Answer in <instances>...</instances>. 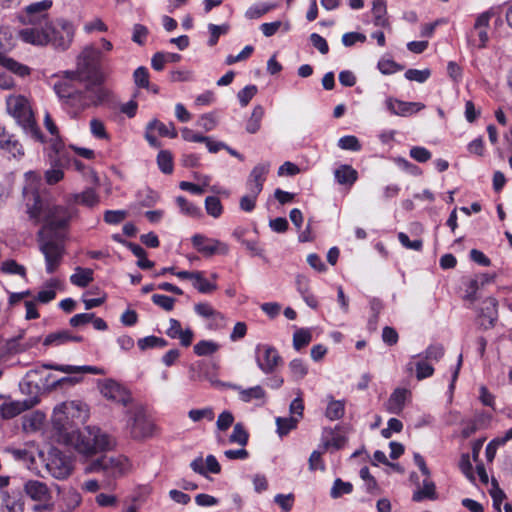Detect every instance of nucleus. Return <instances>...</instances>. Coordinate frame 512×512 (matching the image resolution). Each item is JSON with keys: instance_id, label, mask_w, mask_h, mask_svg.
I'll return each instance as SVG.
<instances>
[{"instance_id": "obj_25", "label": "nucleus", "mask_w": 512, "mask_h": 512, "mask_svg": "<svg viewBox=\"0 0 512 512\" xmlns=\"http://www.w3.org/2000/svg\"><path fill=\"white\" fill-rule=\"evenodd\" d=\"M411 392L406 388H396L387 400L385 407L391 414H400L406 401L410 398Z\"/></svg>"}, {"instance_id": "obj_8", "label": "nucleus", "mask_w": 512, "mask_h": 512, "mask_svg": "<svg viewBox=\"0 0 512 512\" xmlns=\"http://www.w3.org/2000/svg\"><path fill=\"white\" fill-rule=\"evenodd\" d=\"M126 428L133 439L152 437L156 432V425L147 416L142 405H132L128 408Z\"/></svg>"}, {"instance_id": "obj_26", "label": "nucleus", "mask_w": 512, "mask_h": 512, "mask_svg": "<svg viewBox=\"0 0 512 512\" xmlns=\"http://www.w3.org/2000/svg\"><path fill=\"white\" fill-rule=\"evenodd\" d=\"M269 169V163H261L256 165L252 169L247 181L248 190H254V192L261 193Z\"/></svg>"}, {"instance_id": "obj_9", "label": "nucleus", "mask_w": 512, "mask_h": 512, "mask_svg": "<svg viewBox=\"0 0 512 512\" xmlns=\"http://www.w3.org/2000/svg\"><path fill=\"white\" fill-rule=\"evenodd\" d=\"M52 0H42L28 5L20 13V21L26 27L21 31L38 32L51 22L48 18V11L52 7Z\"/></svg>"}, {"instance_id": "obj_29", "label": "nucleus", "mask_w": 512, "mask_h": 512, "mask_svg": "<svg viewBox=\"0 0 512 512\" xmlns=\"http://www.w3.org/2000/svg\"><path fill=\"white\" fill-rule=\"evenodd\" d=\"M30 407L31 403L28 400L4 402L0 406V417L4 419L14 418L20 413L28 410Z\"/></svg>"}, {"instance_id": "obj_51", "label": "nucleus", "mask_w": 512, "mask_h": 512, "mask_svg": "<svg viewBox=\"0 0 512 512\" xmlns=\"http://www.w3.org/2000/svg\"><path fill=\"white\" fill-rule=\"evenodd\" d=\"M1 271L5 274L19 275L26 278V268L15 260H6L1 264Z\"/></svg>"}, {"instance_id": "obj_56", "label": "nucleus", "mask_w": 512, "mask_h": 512, "mask_svg": "<svg viewBox=\"0 0 512 512\" xmlns=\"http://www.w3.org/2000/svg\"><path fill=\"white\" fill-rule=\"evenodd\" d=\"M208 30L210 33L208 45L212 47L217 44L219 37L221 35H224L228 32L229 25H227V24H222V25L209 24Z\"/></svg>"}, {"instance_id": "obj_33", "label": "nucleus", "mask_w": 512, "mask_h": 512, "mask_svg": "<svg viewBox=\"0 0 512 512\" xmlns=\"http://www.w3.org/2000/svg\"><path fill=\"white\" fill-rule=\"evenodd\" d=\"M181 60V55L170 52H157L152 56L151 66L156 71L164 69L167 63H176Z\"/></svg>"}, {"instance_id": "obj_44", "label": "nucleus", "mask_w": 512, "mask_h": 512, "mask_svg": "<svg viewBox=\"0 0 512 512\" xmlns=\"http://www.w3.org/2000/svg\"><path fill=\"white\" fill-rule=\"evenodd\" d=\"M345 413V403L342 400H334L331 399L327 405L325 415L331 420H339L344 416Z\"/></svg>"}, {"instance_id": "obj_42", "label": "nucleus", "mask_w": 512, "mask_h": 512, "mask_svg": "<svg viewBox=\"0 0 512 512\" xmlns=\"http://www.w3.org/2000/svg\"><path fill=\"white\" fill-rule=\"evenodd\" d=\"M312 341V329L296 328L293 334V347L296 351H300Z\"/></svg>"}, {"instance_id": "obj_7", "label": "nucleus", "mask_w": 512, "mask_h": 512, "mask_svg": "<svg viewBox=\"0 0 512 512\" xmlns=\"http://www.w3.org/2000/svg\"><path fill=\"white\" fill-rule=\"evenodd\" d=\"M41 177L34 171L25 173V184L23 186V196L26 202V213L29 219L35 224L40 223L43 201L39 195Z\"/></svg>"}, {"instance_id": "obj_4", "label": "nucleus", "mask_w": 512, "mask_h": 512, "mask_svg": "<svg viewBox=\"0 0 512 512\" xmlns=\"http://www.w3.org/2000/svg\"><path fill=\"white\" fill-rule=\"evenodd\" d=\"M78 216V209L71 201L67 200L65 205L44 206L41 211L40 222L44 221L41 230H47L48 233H61L69 227L71 221Z\"/></svg>"}, {"instance_id": "obj_16", "label": "nucleus", "mask_w": 512, "mask_h": 512, "mask_svg": "<svg viewBox=\"0 0 512 512\" xmlns=\"http://www.w3.org/2000/svg\"><path fill=\"white\" fill-rule=\"evenodd\" d=\"M491 14L484 12L480 14L475 21L471 31L467 35V43L470 49H482L486 47L489 40L488 27Z\"/></svg>"}, {"instance_id": "obj_47", "label": "nucleus", "mask_w": 512, "mask_h": 512, "mask_svg": "<svg viewBox=\"0 0 512 512\" xmlns=\"http://www.w3.org/2000/svg\"><path fill=\"white\" fill-rule=\"evenodd\" d=\"M220 345L212 340H201L194 345V353L197 356H209L216 353Z\"/></svg>"}, {"instance_id": "obj_61", "label": "nucleus", "mask_w": 512, "mask_h": 512, "mask_svg": "<svg viewBox=\"0 0 512 512\" xmlns=\"http://www.w3.org/2000/svg\"><path fill=\"white\" fill-rule=\"evenodd\" d=\"M257 93V87L255 85H247L243 89H241L238 94V100L242 107L248 105V103L252 100V98Z\"/></svg>"}, {"instance_id": "obj_3", "label": "nucleus", "mask_w": 512, "mask_h": 512, "mask_svg": "<svg viewBox=\"0 0 512 512\" xmlns=\"http://www.w3.org/2000/svg\"><path fill=\"white\" fill-rule=\"evenodd\" d=\"M6 109L23 131L33 139L42 142L43 136L36 124L34 114L27 98L22 95H10L6 99Z\"/></svg>"}, {"instance_id": "obj_28", "label": "nucleus", "mask_w": 512, "mask_h": 512, "mask_svg": "<svg viewBox=\"0 0 512 512\" xmlns=\"http://www.w3.org/2000/svg\"><path fill=\"white\" fill-rule=\"evenodd\" d=\"M371 14L374 26L381 28H390V22L387 16V5L385 0H374L371 9Z\"/></svg>"}, {"instance_id": "obj_32", "label": "nucleus", "mask_w": 512, "mask_h": 512, "mask_svg": "<svg viewBox=\"0 0 512 512\" xmlns=\"http://www.w3.org/2000/svg\"><path fill=\"white\" fill-rule=\"evenodd\" d=\"M82 340L81 336H73L68 330H61L47 335L43 344L46 346H60L69 341L81 342Z\"/></svg>"}, {"instance_id": "obj_39", "label": "nucleus", "mask_w": 512, "mask_h": 512, "mask_svg": "<svg viewBox=\"0 0 512 512\" xmlns=\"http://www.w3.org/2000/svg\"><path fill=\"white\" fill-rule=\"evenodd\" d=\"M288 371L294 381H300L308 374L309 368L304 360L296 358L289 362Z\"/></svg>"}, {"instance_id": "obj_19", "label": "nucleus", "mask_w": 512, "mask_h": 512, "mask_svg": "<svg viewBox=\"0 0 512 512\" xmlns=\"http://www.w3.org/2000/svg\"><path fill=\"white\" fill-rule=\"evenodd\" d=\"M221 385L237 391L239 400L244 403H253L255 406H263L266 403V391L260 385L248 388L233 383H221Z\"/></svg>"}, {"instance_id": "obj_36", "label": "nucleus", "mask_w": 512, "mask_h": 512, "mask_svg": "<svg viewBox=\"0 0 512 512\" xmlns=\"http://www.w3.org/2000/svg\"><path fill=\"white\" fill-rule=\"evenodd\" d=\"M68 200L73 205L79 203L87 207H93L99 203V196L93 189H87L82 193L72 195Z\"/></svg>"}, {"instance_id": "obj_63", "label": "nucleus", "mask_w": 512, "mask_h": 512, "mask_svg": "<svg viewBox=\"0 0 512 512\" xmlns=\"http://www.w3.org/2000/svg\"><path fill=\"white\" fill-rule=\"evenodd\" d=\"M234 422V416L230 411H223L216 421V427L219 432H225Z\"/></svg>"}, {"instance_id": "obj_53", "label": "nucleus", "mask_w": 512, "mask_h": 512, "mask_svg": "<svg viewBox=\"0 0 512 512\" xmlns=\"http://www.w3.org/2000/svg\"><path fill=\"white\" fill-rule=\"evenodd\" d=\"M157 164L159 169L165 173L170 174L173 171V159L172 155L167 150H162L158 153Z\"/></svg>"}, {"instance_id": "obj_57", "label": "nucleus", "mask_w": 512, "mask_h": 512, "mask_svg": "<svg viewBox=\"0 0 512 512\" xmlns=\"http://www.w3.org/2000/svg\"><path fill=\"white\" fill-rule=\"evenodd\" d=\"M195 313L203 319H207L210 316L219 317V311L216 310L211 304L207 302H200L194 305Z\"/></svg>"}, {"instance_id": "obj_30", "label": "nucleus", "mask_w": 512, "mask_h": 512, "mask_svg": "<svg viewBox=\"0 0 512 512\" xmlns=\"http://www.w3.org/2000/svg\"><path fill=\"white\" fill-rule=\"evenodd\" d=\"M62 288V281L58 278H51L43 285L42 289L38 292L36 300L40 303L46 304L56 297V291Z\"/></svg>"}, {"instance_id": "obj_52", "label": "nucleus", "mask_w": 512, "mask_h": 512, "mask_svg": "<svg viewBox=\"0 0 512 512\" xmlns=\"http://www.w3.org/2000/svg\"><path fill=\"white\" fill-rule=\"evenodd\" d=\"M353 486L350 482H344L341 479H336L330 491V496L334 499L340 498L343 495L350 494Z\"/></svg>"}, {"instance_id": "obj_11", "label": "nucleus", "mask_w": 512, "mask_h": 512, "mask_svg": "<svg viewBox=\"0 0 512 512\" xmlns=\"http://www.w3.org/2000/svg\"><path fill=\"white\" fill-rule=\"evenodd\" d=\"M130 468L128 458L123 455L102 456L85 468L86 473H100L108 477H120Z\"/></svg>"}, {"instance_id": "obj_60", "label": "nucleus", "mask_w": 512, "mask_h": 512, "mask_svg": "<svg viewBox=\"0 0 512 512\" xmlns=\"http://www.w3.org/2000/svg\"><path fill=\"white\" fill-rule=\"evenodd\" d=\"M431 75V71L429 69H408L405 72V78L409 81H415L418 83H424L428 80Z\"/></svg>"}, {"instance_id": "obj_6", "label": "nucleus", "mask_w": 512, "mask_h": 512, "mask_svg": "<svg viewBox=\"0 0 512 512\" xmlns=\"http://www.w3.org/2000/svg\"><path fill=\"white\" fill-rule=\"evenodd\" d=\"M39 249L44 255L46 271L53 273L62 261L64 255V234L48 233L47 230H40Z\"/></svg>"}, {"instance_id": "obj_54", "label": "nucleus", "mask_w": 512, "mask_h": 512, "mask_svg": "<svg viewBox=\"0 0 512 512\" xmlns=\"http://www.w3.org/2000/svg\"><path fill=\"white\" fill-rule=\"evenodd\" d=\"M205 209L207 213L214 218L220 217L223 212L221 201L215 196H208L205 199Z\"/></svg>"}, {"instance_id": "obj_38", "label": "nucleus", "mask_w": 512, "mask_h": 512, "mask_svg": "<svg viewBox=\"0 0 512 512\" xmlns=\"http://www.w3.org/2000/svg\"><path fill=\"white\" fill-rule=\"evenodd\" d=\"M58 161H61V158H67V162L70 161V158L74 156H79L85 159H93L94 151L88 148H80L75 146H70L68 149H64L63 151H57Z\"/></svg>"}, {"instance_id": "obj_35", "label": "nucleus", "mask_w": 512, "mask_h": 512, "mask_svg": "<svg viewBox=\"0 0 512 512\" xmlns=\"http://www.w3.org/2000/svg\"><path fill=\"white\" fill-rule=\"evenodd\" d=\"M346 443L344 435L332 430L324 431L322 436L323 451L329 448L341 449Z\"/></svg>"}, {"instance_id": "obj_21", "label": "nucleus", "mask_w": 512, "mask_h": 512, "mask_svg": "<svg viewBox=\"0 0 512 512\" xmlns=\"http://www.w3.org/2000/svg\"><path fill=\"white\" fill-rule=\"evenodd\" d=\"M43 369H51L60 371L62 373L66 374H75V373H90L94 375H100L103 374V369L98 368L96 366H89V365H83V366H75V365H59V364H43L40 367H36L34 369H30L26 376L28 378H32L33 374L40 373Z\"/></svg>"}, {"instance_id": "obj_55", "label": "nucleus", "mask_w": 512, "mask_h": 512, "mask_svg": "<svg viewBox=\"0 0 512 512\" xmlns=\"http://www.w3.org/2000/svg\"><path fill=\"white\" fill-rule=\"evenodd\" d=\"M338 147L342 150L360 151L361 144L356 136L346 135L338 140Z\"/></svg>"}, {"instance_id": "obj_59", "label": "nucleus", "mask_w": 512, "mask_h": 512, "mask_svg": "<svg viewBox=\"0 0 512 512\" xmlns=\"http://www.w3.org/2000/svg\"><path fill=\"white\" fill-rule=\"evenodd\" d=\"M259 194V192H254V190H248V193L240 199V208L245 212L253 211Z\"/></svg>"}, {"instance_id": "obj_64", "label": "nucleus", "mask_w": 512, "mask_h": 512, "mask_svg": "<svg viewBox=\"0 0 512 512\" xmlns=\"http://www.w3.org/2000/svg\"><path fill=\"white\" fill-rule=\"evenodd\" d=\"M421 355L426 360L438 361L444 355V348L439 344L430 345Z\"/></svg>"}, {"instance_id": "obj_20", "label": "nucleus", "mask_w": 512, "mask_h": 512, "mask_svg": "<svg viewBox=\"0 0 512 512\" xmlns=\"http://www.w3.org/2000/svg\"><path fill=\"white\" fill-rule=\"evenodd\" d=\"M191 241L193 247L204 256H212L216 253L226 254L228 252L227 244L202 234H195Z\"/></svg>"}, {"instance_id": "obj_14", "label": "nucleus", "mask_w": 512, "mask_h": 512, "mask_svg": "<svg viewBox=\"0 0 512 512\" xmlns=\"http://www.w3.org/2000/svg\"><path fill=\"white\" fill-rule=\"evenodd\" d=\"M69 72L70 71L64 72L63 77L54 83V91L65 106L73 109L74 112H77L76 101L78 100V96H82V90L76 89L73 82L75 80H84L79 76L70 75Z\"/></svg>"}, {"instance_id": "obj_23", "label": "nucleus", "mask_w": 512, "mask_h": 512, "mask_svg": "<svg viewBox=\"0 0 512 512\" xmlns=\"http://www.w3.org/2000/svg\"><path fill=\"white\" fill-rule=\"evenodd\" d=\"M0 149L10 154L15 159H21L24 156V148L19 140L10 134L5 126L0 123Z\"/></svg>"}, {"instance_id": "obj_17", "label": "nucleus", "mask_w": 512, "mask_h": 512, "mask_svg": "<svg viewBox=\"0 0 512 512\" xmlns=\"http://www.w3.org/2000/svg\"><path fill=\"white\" fill-rule=\"evenodd\" d=\"M46 468L52 477L63 480L72 472V460L59 451L53 450L49 453Z\"/></svg>"}, {"instance_id": "obj_27", "label": "nucleus", "mask_w": 512, "mask_h": 512, "mask_svg": "<svg viewBox=\"0 0 512 512\" xmlns=\"http://www.w3.org/2000/svg\"><path fill=\"white\" fill-rule=\"evenodd\" d=\"M414 368L416 370V378L418 380L431 377L434 373L433 366L428 363V360L424 359L422 355L419 354L412 356L411 360L406 364V370L408 372H412Z\"/></svg>"}, {"instance_id": "obj_40", "label": "nucleus", "mask_w": 512, "mask_h": 512, "mask_svg": "<svg viewBox=\"0 0 512 512\" xmlns=\"http://www.w3.org/2000/svg\"><path fill=\"white\" fill-rule=\"evenodd\" d=\"M264 114H265V110H264L263 106L256 105L253 108L251 116L248 119L247 124H246V131L248 133L255 134L256 132L259 131V129L261 127V121L264 117Z\"/></svg>"}, {"instance_id": "obj_15", "label": "nucleus", "mask_w": 512, "mask_h": 512, "mask_svg": "<svg viewBox=\"0 0 512 512\" xmlns=\"http://www.w3.org/2000/svg\"><path fill=\"white\" fill-rule=\"evenodd\" d=\"M99 390L105 399L116 404L127 407L132 403V395L130 391L125 386L113 379H105L100 381Z\"/></svg>"}, {"instance_id": "obj_37", "label": "nucleus", "mask_w": 512, "mask_h": 512, "mask_svg": "<svg viewBox=\"0 0 512 512\" xmlns=\"http://www.w3.org/2000/svg\"><path fill=\"white\" fill-rule=\"evenodd\" d=\"M435 484L430 476L425 477L422 486L413 494L414 501H422L423 499H436Z\"/></svg>"}, {"instance_id": "obj_12", "label": "nucleus", "mask_w": 512, "mask_h": 512, "mask_svg": "<svg viewBox=\"0 0 512 512\" xmlns=\"http://www.w3.org/2000/svg\"><path fill=\"white\" fill-rule=\"evenodd\" d=\"M14 45L15 38L11 29L7 27L0 28V65L20 77L28 76L30 74L28 66L6 56L13 49Z\"/></svg>"}, {"instance_id": "obj_10", "label": "nucleus", "mask_w": 512, "mask_h": 512, "mask_svg": "<svg viewBox=\"0 0 512 512\" xmlns=\"http://www.w3.org/2000/svg\"><path fill=\"white\" fill-rule=\"evenodd\" d=\"M87 82L82 90V96L76 101V111L80 112L90 106H98L106 103L112 98V91L104 86L105 81L97 82L95 79H83Z\"/></svg>"}, {"instance_id": "obj_49", "label": "nucleus", "mask_w": 512, "mask_h": 512, "mask_svg": "<svg viewBox=\"0 0 512 512\" xmlns=\"http://www.w3.org/2000/svg\"><path fill=\"white\" fill-rule=\"evenodd\" d=\"M1 497L8 512H23L24 503L19 497L11 496L3 490H1Z\"/></svg>"}, {"instance_id": "obj_13", "label": "nucleus", "mask_w": 512, "mask_h": 512, "mask_svg": "<svg viewBox=\"0 0 512 512\" xmlns=\"http://www.w3.org/2000/svg\"><path fill=\"white\" fill-rule=\"evenodd\" d=\"M23 491L25 495L36 503L39 510L52 511L54 501L52 490L49 486L39 480H28L24 483Z\"/></svg>"}, {"instance_id": "obj_31", "label": "nucleus", "mask_w": 512, "mask_h": 512, "mask_svg": "<svg viewBox=\"0 0 512 512\" xmlns=\"http://www.w3.org/2000/svg\"><path fill=\"white\" fill-rule=\"evenodd\" d=\"M334 177L340 185L351 187L358 179V172L352 166L342 164L334 170Z\"/></svg>"}, {"instance_id": "obj_62", "label": "nucleus", "mask_w": 512, "mask_h": 512, "mask_svg": "<svg viewBox=\"0 0 512 512\" xmlns=\"http://www.w3.org/2000/svg\"><path fill=\"white\" fill-rule=\"evenodd\" d=\"M133 78L138 87L149 88V72L146 67H138L133 73Z\"/></svg>"}, {"instance_id": "obj_24", "label": "nucleus", "mask_w": 512, "mask_h": 512, "mask_svg": "<svg viewBox=\"0 0 512 512\" xmlns=\"http://www.w3.org/2000/svg\"><path fill=\"white\" fill-rule=\"evenodd\" d=\"M60 495L58 509L60 512H73L82 502L81 494L73 487L61 492L60 487L56 486Z\"/></svg>"}, {"instance_id": "obj_43", "label": "nucleus", "mask_w": 512, "mask_h": 512, "mask_svg": "<svg viewBox=\"0 0 512 512\" xmlns=\"http://www.w3.org/2000/svg\"><path fill=\"white\" fill-rule=\"evenodd\" d=\"M148 125L149 129H152L154 132H157L160 136L172 139L177 137V131L172 122H170L169 124H165L157 119H154L150 121Z\"/></svg>"}, {"instance_id": "obj_34", "label": "nucleus", "mask_w": 512, "mask_h": 512, "mask_svg": "<svg viewBox=\"0 0 512 512\" xmlns=\"http://www.w3.org/2000/svg\"><path fill=\"white\" fill-rule=\"evenodd\" d=\"M93 275L94 272L90 268L76 267L70 276V282L77 287L84 288L93 281Z\"/></svg>"}, {"instance_id": "obj_50", "label": "nucleus", "mask_w": 512, "mask_h": 512, "mask_svg": "<svg viewBox=\"0 0 512 512\" xmlns=\"http://www.w3.org/2000/svg\"><path fill=\"white\" fill-rule=\"evenodd\" d=\"M176 203L183 214L194 218L201 216V209L193 203L189 202L183 196H178L176 198Z\"/></svg>"}, {"instance_id": "obj_58", "label": "nucleus", "mask_w": 512, "mask_h": 512, "mask_svg": "<svg viewBox=\"0 0 512 512\" xmlns=\"http://www.w3.org/2000/svg\"><path fill=\"white\" fill-rule=\"evenodd\" d=\"M188 416L193 422H199L202 419L212 421L214 419V412L210 407L203 409H192L188 412Z\"/></svg>"}, {"instance_id": "obj_48", "label": "nucleus", "mask_w": 512, "mask_h": 512, "mask_svg": "<svg viewBox=\"0 0 512 512\" xmlns=\"http://www.w3.org/2000/svg\"><path fill=\"white\" fill-rule=\"evenodd\" d=\"M193 286L203 294H208L214 291L217 286L209 282L201 271H195V276L192 280Z\"/></svg>"}, {"instance_id": "obj_46", "label": "nucleus", "mask_w": 512, "mask_h": 512, "mask_svg": "<svg viewBox=\"0 0 512 512\" xmlns=\"http://www.w3.org/2000/svg\"><path fill=\"white\" fill-rule=\"evenodd\" d=\"M299 420L298 418L290 417H277L276 426L277 433L280 437L286 436L290 431L297 427Z\"/></svg>"}, {"instance_id": "obj_18", "label": "nucleus", "mask_w": 512, "mask_h": 512, "mask_svg": "<svg viewBox=\"0 0 512 512\" xmlns=\"http://www.w3.org/2000/svg\"><path fill=\"white\" fill-rule=\"evenodd\" d=\"M255 354L257 366L265 374L274 372L281 362L277 349L268 344L258 345Z\"/></svg>"}, {"instance_id": "obj_1", "label": "nucleus", "mask_w": 512, "mask_h": 512, "mask_svg": "<svg viewBox=\"0 0 512 512\" xmlns=\"http://www.w3.org/2000/svg\"><path fill=\"white\" fill-rule=\"evenodd\" d=\"M88 417V406L81 401H66L56 406L52 423L58 432L59 441L85 457L113 449L115 439L96 426H86L82 431L74 430L75 425L85 422Z\"/></svg>"}, {"instance_id": "obj_41", "label": "nucleus", "mask_w": 512, "mask_h": 512, "mask_svg": "<svg viewBox=\"0 0 512 512\" xmlns=\"http://www.w3.org/2000/svg\"><path fill=\"white\" fill-rule=\"evenodd\" d=\"M277 7L276 3H256L246 10L245 17L250 20L258 19Z\"/></svg>"}, {"instance_id": "obj_45", "label": "nucleus", "mask_w": 512, "mask_h": 512, "mask_svg": "<svg viewBox=\"0 0 512 512\" xmlns=\"http://www.w3.org/2000/svg\"><path fill=\"white\" fill-rule=\"evenodd\" d=\"M249 439V434L245 430L242 423H237L233 427V431L231 435L229 436L228 442L230 444H237L241 447H244L247 445Z\"/></svg>"}, {"instance_id": "obj_2", "label": "nucleus", "mask_w": 512, "mask_h": 512, "mask_svg": "<svg viewBox=\"0 0 512 512\" xmlns=\"http://www.w3.org/2000/svg\"><path fill=\"white\" fill-rule=\"evenodd\" d=\"M74 33V25L61 18L50 22L45 29L38 32L19 31V37L28 44L37 46L51 44L55 48L67 49L73 41Z\"/></svg>"}, {"instance_id": "obj_5", "label": "nucleus", "mask_w": 512, "mask_h": 512, "mask_svg": "<svg viewBox=\"0 0 512 512\" xmlns=\"http://www.w3.org/2000/svg\"><path fill=\"white\" fill-rule=\"evenodd\" d=\"M102 52L94 46H86L77 58L76 70L69 72L81 79L106 81L107 76L101 68Z\"/></svg>"}, {"instance_id": "obj_22", "label": "nucleus", "mask_w": 512, "mask_h": 512, "mask_svg": "<svg viewBox=\"0 0 512 512\" xmlns=\"http://www.w3.org/2000/svg\"><path fill=\"white\" fill-rule=\"evenodd\" d=\"M385 105L392 114L401 117H409L425 108V105L421 102H406L393 97H388Z\"/></svg>"}]
</instances>
